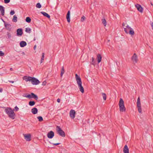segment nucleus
Returning <instances> with one entry per match:
<instances>
[{
  "label": "nucleus",
  "mask_w": 153,
  "mask_h": 153,
  "mask_svg": "<svg viewBox=\"0 0 153 153\" xmlns=\"http://www.w3.org/2000/svg\"><path fill=\"white\" fill-rule=\"evenodd\" d=\"M14 110V109L13 110L10 107H7L5 109L4 111L10 118L13 120L15 118L16 116Z\"/></svg>",
  "instance_id": "f257e3e1"
},
{
  "label": "nucleus",
  "mask_w": 153,
  "mask_h": 153,
  "mask_svg": "<svg viewBox=\"0 0 153 153\" xmlns=\"http://www.w3.org/2000/svg\"><path fill=\"white\" fill-rule=\"evenodd\" d=\"M119 105L120 112H124L126 111V108L124 105V102L122 98H120V99Z\"/></svg>",
  "instance_id": "f03ea898"
},
{
  "label": "nucleus",
  "mask_w": 153,
  "mask_h": 153,
  "mask_svg": "<svg viewBox=\"0 0 153 153\" xmlns=\"http://www.w3.org/2000/svg\"><path fill=\"white\" fill-rule=\"evenodd\" d=\"M56 129L57 133L59 135L62 137H64L65 136V132L59 126H57Z\"/></svg>",
  "instance_id": "7ed1b4c3"
},
{
  "label": "nucleus",
  "mask_w": 153,
  "mask_h": 153,
  "mask_svg": "<svg viewBox=\"0 0 153 153\" xmlns=\"http://www.w3.org/2000/svg\"><path fill=\"white\" fill-rule=\"evenodd\" d=\"M75 78L78 88H79L80 87L82 86V82L80 76H79L77 74H75Z\"/></svg>",
  "instance_id": "20e7f679"
},
{
  "label": "nucleus",
  "mask_w": 153,
  "mask_h": 153,
  "mask_svg": "<svg viewBox=\"0 0 153 153\" xmlns=\"http://www.w3.org/2000/svg\"><path fill=\"white\" fill-rule=\"evenodd\" d=\"M29 78L31 79H29L28 80H30L32 84L33 85H37L40 83L39 80L35 77H31V78Z\"/></svg>",
  "instance_id": "39448f33"
},
{
  "label": "nucleus",
  "mask_w": 153,
  "mask_h": 153,
  "mask_svg": "<svg viewBox=\"0 0 153 153\" xmlns=\"http://www.w3.org/2000/svg\"><path fill=\"white\" fill-rule=\"evenodd\" d=\"M76 112L74 110H71L70 111L69 114L71 118L72 119H74L75 116Z\"/></svg>",
  "instance_id": "423d86ee"
},
{
  "label": "nucleus",
  "mask_w": 153,
  "mask_h": 153,
  "mask_svg": "<svg viewBox=\"0 0 153 153\" xmlns=\"http://www.w3.org/2000/svg\"><path fill=\"white\" fill-rule=\"evenodd\" d=\"M25 139L27 141H30L31 140V136L30 134H23Z\"/></svg>",
  "instance_id": "0eeeda50"
},
{
  "label": "nucleus",
  "mask_w": 153,
  "mask_h": 153,
  "mask_svg": "<svg viewBox=\"0 0 153 153\" xmlns=\"http://www.w3.org/2000/svg\"><path fill=\"white\" fill-rule=\"evenodd\" d=\"M54 132L51 131L48 132L47 134V137L49 139L52 138L54 136Z\"/></svg>",
  "instance_id": "6e6552de"
},
{
  "label": "nucleus",
  "mask_w": 153,
  "mask_h": 153,
  "mask_svg": "<svg viewBox=\"0 0 153 153\" xmlns=\"http://www.w3.org/2000/svg\"><path fill=\"white\" fill-rule=\"evenodd\" d=\"M132 59L133 62L135 63H136L138 60L137 59V56L136 53L134 54L133 56L132 57Z\"/></svg>",
  "instance_id": "1a4fd4ad"
},
{
  "label": "nucleus",
  "mask_w": 153,
  "mask_h": 153,
  "mask_svg": "<svg viewBox=\"0 0 153 153\" xmlns=\"http://www.w3.org/2000/svg\"><path fill=\"white\" fill-rule=\"evenodd\" d=\"M124 31L126 33H129L130 35H134V32L133 29L130 30L129 32L127 31L126 28H124Z\"/></svg>",
  "instance_id": "9d476101"
},
{
  "label": "nucleus",
  "mask_w": 153,
  "mask_h": 153,
  "mask_svg": "<svg viewBox=\"0 0 153 153\" xmlns=\"http://www.w3.org/2000/svg\"><path fill=\"white\" fill-rule=\"evenodd\" d=\"M17 35L18 36H21L23 34V30L22 28H19L17 30Z\"/></svg>",
  "instance_id": "9b49d317"
},
{
  "label": "nucleus",
  "mask_w": 153,
  "mask_h": 153,
  "mask_svg": "<svg viewBox=\"0 0 153 153\" xmlns=\"http://www.w3.org/2000/svg\"><path fill=\"white\" fill-rule=\"evenodd\" d=\"M66 19L67 21L68 22H70V10L68 11L66 15Z\"/></svg>",
  "instance_id": "f8f14e48"
},
{
  "label": "nucleus",
  "mask_w": 153,
  "mask_h": 153,
  "mask_svg": "<svg viewBox=\"0 0 153 153\" xmlns=\"http://www.w3.org/2000/svg\"><path fill=\"white\" fill-rule=\"evenodd\" d=\"M124 153H129V149L127 145L125 146L123 149Z\"/></svg>",
  "instance_id": "ddd939ff"
},
{
  "label": "nucleus",
  "mask_w": 153,
  "mask_h": 153,
  "mask_svg": "<svg viewBox=\"0 0 153 153\" xmlns=\"http://www.w3.org/2000/svg\"><path fill=\"white\" fill-rule=\"evenodd\" d=\"M27 45V43L24 41H22L20 42V46L21 47H24Z\"/></svg>",
  "instance_id": "4468645a"
},
{
  "label": "nucleus",
  "mask_w": 153,
  "mask_h": 153,
  "mask_svg": "<svg viewBox=\"0 0 153 153\" xmlns=\"http://www.w3.org/2000/svg\"><path fill=\"white\" fill-rule=\"evenodd\" d=\"M38 109L36 108H33L31 109L32 113L34 114H37L38 112Z\"/></svg>",
  "instance_id": "2eb2a0df"
},
{
  "label": "nucleus",
  "mask_w": 153,
  "mask_h": 153,
  "mask_svg": "<svg viewBox=\"0 0 153 153\" xmlns=\"http://www.w3.org/2000/svg\"><path fill=\"white\" fill-rule=\"evenodd\" d=\"M41 13L45 16L48 19H50V16L46 13L44 12H41Z\"/></svg>",
  "instance_id": "dca6fc26"
},
{
  "label": "nucleus",
  "mask_w": 153,
  "mask_h": 153,
  "mask_svg": "<svg viewBox=\"0 0 153 153\" xmlns=\"http://www.w3.org/2000/svg\"><path fill=\"white\" fill-rule=\"evenodd\" d=\"M31 98H33L35 99L36 100H37L38 99V97L37 95L33 93H31Z\"/></svg>",
  "instance_id": "f3484780"
},
{
  "label": "nucleus",
  "mask_w": 153,
  "mask_h": 153,
  "mask_svg": "<svg viewBox=\"0 0 153 153\" xmlns=\"http://www.w3.org/2000/svg\"><path fill=\"white\" fill-rule=\"evenodd\" d=\"M31 76H25L23 77V79L25 80L27 82L28 81H30V80H28L29 79H31V78L29 79V78H31Z\"/></svg>",
  "instance_id": "a211bd4d"
},
{
  "label": "nucleus",
  "mask_w": 153,
  "mask_h": 153,
  "mask_svg": "<svg viewBox=\"0 0 153 153\" xmlns=\"http://www.w3.org/2000/svg\"><path fill=\"white\" fill-rule=\"evenodd\" d=\"M135 7L137 9V10H143V8L141 7V5L137 4L135 5Z\"/></svg>",
  "instance_id": "6ab92c4d"
},
{
  "label": "nucleus",
  "mask_w": 153,
  "mask_h": 153,
  "mask_svg": "<svg viewBox=\"0 0 153 153\" xmlns=\"http://www.w3.org/2000/svg\"><path fill=\"white\" fill-rule=\"evenodd\" d=\"M97 59L98 63H99L101 61L102 56L100 54H98L97 55Z\"/></svg>",
  "instance_id": "aec40b11"
},
{
  "label": "nucleus",
  "mask_w": 153,
  "mask_h": 153,
  "mask_svg": "<svg viewBox=\"0 0 153 153\" xmlns=\"http://www.w3.org/2000/svg\"><path fill=\"white\" fill-rule=\"evenodd\" d=\"M65 73V70L64 69V66H62V69L61 71L60 75L61 77H62L63 74Z\"/></svg>",
  "instance_id": "412c9836"
},
{
  "label": "nucleus",
  "mask_w": 153,
  "mask_h": 153,
  "mask_svg": "<svg viewBox=\"0 0 153 153\" xmlns=\"http://www.w3.org/2000/svg\"><path fill=\"white\" fill-rule=\"evenodd\" d=\"M137 103V106H141L140 97L138 98Z\"/></svg>",
  "instance_id": "4be33fe9"
},
{
  "label": "nucleus",
  "mask_w": 153,
  "mask_h": 153,
  "mask_svg": "<svg viewBox=\"0 0 153 153\" xmlns=\"http://www.w3.org/2000/svg\"><path fill=\"white\" fill-rule=\"evenodd\" d=\"M28 104L30 106H33L35 104V102L34 101H30L29 102Z\"/></svg>",
  "instance_id": "5701e85b"
},
{
  "label": "nucleus",
  "mask_w": 153,
  "mask_h": 153,
  "mask_svg": "<svg viewBox=\"0 0 153 153\" xmlns=\"http://www.w3.org/2000/svg\"><path fill=\"white\" fill-rule=\"evenodd\" d=\"M44 55H45V53H43L42 54V58H41V61H40L41 63H42L43 62V61L44 60V57H45Z\"/></svg>",
  "instance_id": "b1692460"
},
{
  "label": "nucleus",
  "mask_w": 153,
  "mask_h": 153,
  "mask_svg": "<svg viewBox=\"0 0 153 153\" xmlns=\"http://www.w3.org/2000/svg\"><path fill=\"white\" fill-rule=\"evenodd\" d=\"M25 21L27 23H30L31 21L30 18L29 17H27L25 19Z\"/></svg>",
  "instance_id": "393cba45"
},
{
  "label": "nucleus",
  "mask_w": 153,
  "mask_h": 153,
  "mask_svg": "<svg viewBox=\"0 0 153 153\" xmlns=\"http://www.w3.org/2000/svg\"><path fill=\"white\" fill-rule=\"evenodd\" d=\"M102 95L103 97V98L104 100H105L106 99V94L103 93H102Z\"/></svg>",
  "instance_id": "a878e982"
},
{
  "label": "nucleus",
  "mask_w": 153,
  "mask_h": 153,
  "mask_svg": "<svg viewBox=\"0 0 153 153\" xmlns=\"http://www.w3.org/2000/svg\"><path fill=\"white\" fill-rule=\"evenodd\" d=\"M7 39H10L11 37V34L8 32H7Z\"/></svg>",
  "instance_id": "bb28decb"
},
{
  "label": "nucleus",
  "mask_w": 153,
  "mask_h": 153,
  "mask_svg": "<svg viewBox=\"0 0 153 153\" xmlns=\"http://www.w3.org/2000/svg\"><path fill=\"white\" fill-rule=\"evenodd\" d=\"M13 21L15 22H17V17L16 15L14 16L13 19Z\"/></svg>",
  "instance_id": "cd10ccee"
},
{
  "label": "nucleus",
  "mask_w": 153,
  "mask_h": 153,
  "mask_svg": "<svg viewBox=\"0 0 153 153\" xmlns=\"http://www.w3.org/2000/svg\"><path fill=\"white\" fill-rule=\"evenodd\" d=\"M102 23L105 26L107 23L106 20L105 19H102Z\"/></svg>",
  "instance_id": "c85d7f7f"
},
{
  "label": "nucleus",
  "mask_w": 153,
  "mask_h": 153,
  "mask_svg": "<svg viewBox=\"0 0 153 153\" xmlns=\"http://www.w3.org/2000/svg\"><path fill=\"white\" fill-rule=\"evenodd\" d=\"M31 30V29L30 28L27 27L25 28L26 32L28 33H30Z\"/></svg>",
  "instance_id": "c756f323"
},
{
  "label": "nucleus",
  "mask_w": 153,
  "mask_h": 153,
  "mask_svg": "<svg viewBox=\"0 0 153 153\" xmlns=\"http://www.w3.org/2000/svg\"><path fill=\"white\" fill-rule=\"evenodd\" d=\"M80 91L82 93H83L84 92V90L83 87V86H82L80 87V88H79Z\"/></svg>",
  "instance_id": "7c9ffc66"
},
{
  "label": "nucleus",
  "mask_w": 153,
  "mask_h": 153,
  "mask_svg": "<svg viewBox=\"0 0 153 153\" xmlns=\"http://www.w3.org/2000/svg\"><path fill=\"white\" fill-rule=\"evenodd\" d=\"M37 118L38 119V120L40 122H41L43 120V118L41 116L37 117Z\"/></svg>",
  "instance_id": "2f4dec72"
},
{
  "label": "nucleus",
  "mask_w": 153,
  "mask_h": 153,
  "mask_svg": "<svg viewBox=\"0 0 153 153\" xmlns=\"http://www.w3.org/2000/svg\"><path fill=\"white\" fill-rule=\"evenodd\" d=\"M36 7L38 8H40L41 7V5L39 3H38L36 4Z\"/></svg>",
  "instance_id": "473e14b6"
},
{
  "label": "nucleus",
  "mask_w": 153,
  "mask_h": 153,
  "mask_svg": "<svg viewBox=\"0 0 153 153\" xmlns=\"http://www.w3.org/2000/svg\"><path fill=\"white\" fill-rule=\"evenodd\" d=\"M138 108V112L141 113L142 112V109L141 108V106H137Z\"/></svg>",
  "instance_id": "72a5a7b5"
},
{
  "label": "nucleus",
  "mask_w": 153,
  "mask_h": 153,
  "mask_svg": "<svg viewBox=\"0 0 153 153\" xmlns=\"http://www.w3.org/2000/svg\"><path fill=\"white\" fill-rule=\"evenodd\" d=\"M92 62H91V64L93 65H94L95 64V63L94 62V59L93 57L92 58Z\"/></svg>",
  "instance_id": "f704fd0d"
},
{
  "label": "nucleus",
  "mask_w": 153,
  "mask_h": 153,
  "mask_svg": "<svg viewBox=\"0 0 153 153\" xmlns=\"http://www.w3.org/2000/svg\"><path fill=\"white\" fill-rule=\"evenodd\" d=\"M25 97L30 99L31 98V94L25 95Z\"/></svg>",
  "instance_id": "c9c22d12"
},
{
  "label": "nucleus",
  "mask_w": 153,
  "mask_h": 153,
  "mask_svg": "<svg viewBox=\"0 0 153 153\" xmlns=\"http://www.w3.org/2000/svg\"><path fill=\"white\" fill-rule=\"evenodd\" d=\"M85 18L84 16H82L81 19V21L83 22L85 20Z\"/></svg>",
  "instance_id": "e433bc0d"
},
{
  "label": "nucleus",
  "mask_w": 153,
  "mask_h": 153,
  "mask_svg": "<svg viewBox=\"0 0 153 153\" xmlns=\"http://www.w3.org/2000/svg\"><path fill=\"white\" fill-rule=\"evenodd\" d=\"M15 13V12L14 10H11L10 13V14L11 15H13Z\"/></svg>",
  "instance_id": "4c0bfd02"
},
{
  "label": "nucleus",
  "mask_w": 153,
  "mask_h": 153,
  "mask_svg": "<svg viewBox=\"0 0 153 153\" xmlns=\"http://www.w3.org/2000/svg\"><path fill=\"white\" fill-rule=\"evenodd\" d=\"M1 11V14L2 16H4V10H0Z\"/></svg>",
  "instance_id": "58836bf2"
},
{
  "label": "nucleus",
  "mask_w": 153,
  "mask_h": 153,
  "mask_svg": "<svg viewBox=\"0 0 153 153\" xmlns=\"http://www.w3.org/2000/svg\"><path fill=\"white\" fill-rule=\"evenodd\" d=\"M4 53L1 51H0V56H3Z\"/></svg>",
  "instance_id": "ea45409f"
},
{
  "label": "nucleus",
  "mask_w": 153,
  "mask_h": 153,
  "mask_svg": "<svg viewBox=\"0 0 153 153\" xmlns=\"http://www.w3.org/2000/svg\"><path fill=\"white\" fill-rule=\"evenodd\" d=\"M4 2L5 4H7L10 2V0H4Z\"/></svg>",
  "instance_id": "a19ab883"
},
{
  "label": "nucleus",
  "mask_w": 153,
  "mask_h": 153,
  "mask_svg": "<svg viewBox=\"0 0 153 153\" xmlns=\"http://www.w3.org/2000/svg\"><path fill=\"white\" fill-rule=\"evenodd\" d=\"M50 143L51 144H52L53 145H54V146H57V145H59L60 144V143H52L50 142Z\"/></svg>",
  "instance_id": "79ce46f5"
},
{
  "label": "nucleus",
  "mask_w": 153,
  "mask_h": 153,
  "mask_svg": "<svg viewBox=\"0 0 153 153\" xmlns=\"http://www.w3.org/2000/svg\"><path fill=\"white\" fill-rule=\"evenodd\" d=\"M46 81H44L42 82V85L43 86H45V85L46 84Z\"/></svg>",
  "instance_id": "37998d69"
},
{
  "label": "nucleus",
  "mask_w": 153,
  "mask_h": 153,
  "mask_svg": "<svg viewBox=\"0 0 153 153\" xmlns=\"http://www.w3.org/2000/svg\"><path fill=\"white\" fill-rule=\"evenodd\" d=\"M15 109L16 111H17L19 110V108L17 106H16L15 107Z\"/></svg>",
  "instance_id": "c03bdc74"
},
{
  "label": "nucleus",
  "mask_w": 153,
  "mask_h": 153,
  "mask_svg": "<svg viewBox=\"0 0 153 153\" xmlns=\"http://www.w3.org/2000/svg\"><path fill=\"white\" fill-rule=\"evenodd\" d=\"M4 8L1 5H0V10H4Z\"/></svg>",
  "instance_id": "a18cd8bd"
},
{
  "label": "nucleus",
  "mask_w": 153,
  "mask_h": 153,
  "mask_svg": "<svg viewBox=\"0 0 153 153\" xmlns=\"http://www.w3.org/2000/svg\"><path fill=\"white\" fill-rule=\"evenodd\" d=\"M57 101L59 103L60 102V99L58 98L57 100Z\"/></svg>",
  "instance_id": "49530a36"
},
{
  "label": "nucleus",
  "mask_w": 153,
  "mask_h": 153,
  "mask_svg": "<svg viewBox=\"0 0 153 153\" xmlns=\"http://www.w3.org/2000/svg\"><path fill=\"white\" fill-rule=\"evenodd\" d=\"M8 82L10 83H13L14 82V81H11V80H9Z\"/></svg>",
  "instance_id": "de8ad7c7"
},
{
  "label": "nucleus",
  "mask_w": 153,
  "mask_h": 153,
  "mask_svg": "<svg viewBox=\"0 0 153 153\" xmlns=\"http://www.w3.org/2000/svg\"><path fill=\"white\" fill-rule=\"evenodd\" d=\"M152 27H153V22H151L150 23Z\"/></svg>",
  "instance_id": "09e8293b"
},
{
  "label": "nucleus",
  "mask_w": 153,
  "mask_h": 153,
  "mask_svg": "<svg viewBox=\"0 0 153 153\" xmlns=\"http://www.w3.org/2000/svg\"><path fill=\"white\" fill-rule=\"evenodd\" d=\"M3 91V89L2 88H0V92H2Z\"/></svg>",
  "instance_id": "8fccbe9b"
},
{
  "label": "nucleus",
  "mask_w": 153,
  "mask_h": 153,
  "mask_svg": "<svg viewBox=\"0 0 153 153\" xmlns=\"http://www.w3.org/2000/svg\"><path fill=\"white\" fill-rule=\"evenodd\" d=\"M138 11H139L141 13H142L143 12V10H138Z\"/></svg>",
  "instance_id": "3c124183"
},
{
  "label": "nucleus",
  "mask_w": 153,
  "mask_h": 153,
  "mask_svg": "<svg viewBox=\"0 0 153 153\" xmlns=\"http://www.w3.org/2000/svg\"><path fill=\"white\" fill-rule=\"evenodd\" d=\"M125 25H126V24H125V23H123V24H122V26H125Z\"/></svg>",
  "instance_id": "603ef678"
},
{
  "label": "nucleus",
  "mask_w": 153,
  "mask_h": 153,
  "mask_svg": "<svg viewBox=\"0 0 153 153\" xmlns=\"http://www.w3.org/2000/svg\"><path fill=\"white\" fill-rule=\"evenodd\" d=\"M128 29H129L130 30H131V29H132L130 27H128Z\"/></svg>",
  "instance_id": "864d4df0"
},
{
  "label": "nucleus",
  "mask_w": 153,
  "mask_h": 153,
  "mask_svg": "<svg viewBox=\"0 0 153 153\" xmlns=\"http://www.w3.org/2000/svg\"><path fill=\"white\" fill-rule=\"evenodd\" d=\"M22 54L23 55H25V53L24 52H22Z\"/></svg>",
  "instance_id": "5fc2aeb1"
},
{
  "label": "nucleus",
  "mask_w": 153,
  "mask_h": 153,
  "mask_svg": "<svg viewBox=\"0 0 153 153\" xmlns=\"http://www.w3.org/2000/svg\"><path fill=\"white\" fill-rule=\"evenodd\" d=\"M36 48V45H35L33 47V48L34 49H35V48Z\"/></svg>",
  "instance_id": "6e6d98bb"
},
{
  "label": "nucleus",
  "mask_w": 153,
  "mask_h": 153,
  "mask_svg": "<svg viewBox=\"0 0 153 153\" xmlns=\"http://www.w3.org/2000/svg\"><path fill=\"white\" fill-rule=\"evenodd\" d=\"M10 70L11 71H12L13 70V69L12 68H10Z\"/></svg>",
  "instance_id": "4d7b16f0"
},
{
  "label": "nucleus",
  "mask_w": 153,
  "mask_h": 153,
  "mask_svg": "<svg viewBox=\"0 0 153 153\" xmlns=\"http://www.w3.org/2000/svg\"><path fill=\"white\" fill-rule=\"evenodd\" d=\"M129 27V26L128 25H127L126 26V28H128V27Z\"/></svg>",
  "instance_id": "13d9d810"
},
{
  "label": "nucleus",
  "mask_w": 153,
  "mask_h": 153,
  "mask_svg": "<svg viewBox=\"0 0 153 153\" xmlns=\"http://www.w3.org/2000/svg\"><path fill=\"white\" fill-rule=\"evenodd\" d=\"M150 4H151V5H153L152 3V2H150Z\"/></svg>",
  "instance_id": "bf43d9fd"
},
{
  "label": "nucleus",
  "mask_w": 153,
  "mask_h": 153,
  "mask_svg": "<svg viewBox=\"0 0 153 153\" xmlns=\"http://www.w3.org/2000/svg\"><path fill=\"white\" fill-rule=\"evenodd\" d=\"M1 20H2L4 22V21L3 19L2 18H1Z\"/></svg>",
  "instance_id": "052dcab7"
},
{
  "label": "nucleus",
  "mask_w": 153,
  "mask_h": 153,
  "mask_svg": "<svg viewBox=\"0 0 153 153\" xmlns=\"http://www.w3.org/2000/svg\"><path fill=\"white\" fill-rule=\"evenodd\" d=\"M36 40V39H35V38H34V39H33V40L34 41H35Z\"/></svg>",
  "instance_id": "680f3d73"
},
{
  "label": "nucleus",
  "mask_w": 153,
  "mask_h": 153,
  "mask_svg": "<svg viewBox=\"0 0 153 153\" xmlns=\"http://www.w3.org/2000/svg\"><path fill=\"white\" fill-rule=\"evenodd\" d=\"M4 25H5V27H6V26H7V25H6V24H4Z\"/></svg>",
  "instance_id": "e2e57ef3"
},
{
  "label": "nucleus",
  "mask_w": 153,
  "mask_h": 153,
  "mask_svg": "<svg viewBox=\"0 0 153 153\" xmlns=\"http://www.w3.org/2000/svg\"><path fill=\"white\" fill-rule=\"evenodd\" d=\"M152 29L153 30V27H152Z\"/></svg>",
  "instance_id": "0e129e2a"
}]
</instances>
